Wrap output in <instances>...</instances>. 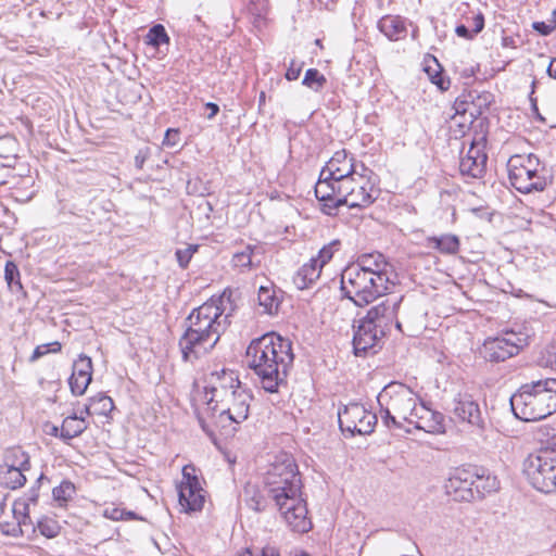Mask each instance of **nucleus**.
<instances>
[{
    "mask_svg": "<svg viewBox=\"0 0 556 556\" xmlns=\"http://www.w3.org/2000/svg\"><path fill=\"white\" fill-rule=\"evenodd\" d=\"M245 503L248 507L253 509L254 511H262L265 507L264 500L262 495H260L257 492H254L252 496L248 497L245 500Z\"/></svg>",
    "mask_w": 556,
    "mask_h": 556,
    "instance_id": "de8ad7c7",
    "label": "nucleus"
},
{
    "mask_svg": "<svg viewBox=\"0 0 556 556\" xmlns=\"http://www.w3.org/2000/svg\"><path fill=\"white\" fill-rule=\"evenodd\" d=\"M266 101V94L264 91H261L258 97V106L262 108L265 104Z\"/></svg>",
    "mask_w": 556,
    "mask_h": 556,
    "instance_id": "0e129e2a",
    "label": "nucleus"
},
{
    "mask_svg": "<svg viewBox=\"0 0 556 556\" xmlns=\"http://www.w3.org/2000/svg\"><path fill=\"white\" fill-rule=\"evenodd\" d=\"M453 414L462 422L472 428V433L481 440L486 439L489 426L482 416L479 404L470 395H463L454 400Z\"/></svg>",
    "mask_w": 556,
    "mask_h": 556,
    "instance_id": "dca6fc26",
    "label": "nucleus"
},
{
    "mask_svg": "<svg viewBox=\"0 0 556 556\" xmlns=\"http://www.w3.org/2000/svg\"><path fill=\"white\" fill-rule=\"evenodd\" d=\"M408 424L427 433L441 434L445 432L443 414L429 408L424 403L417 405Z\"/></svg>",
    "mask_w": 556,
    "mask_h": 556,
    "instance_id": "6ab92c4d",
    "label": "nucleus"
},
{
    "mask_svg": "<svg viewBox=\"0 0 556 556\" xmlns=\"http://www.w3.org/2000/svg\"><path fill=\"white\" fill-rule=\"evenodd\" d=\"M351 176H358L362 179H366V184L359 186L357 191L352 189L348 197L338 199L336 205H348L349 208H362L363 206L374 203L379 193V189L376 188L378 184L377 175L364 163H355V170ZM352 179L354 180V178Z\"/></svg>",
    "mask_w": 556,
    "mask_h": 556,
    "instance_id": "ddd939ff",
    "label": "nucleus"
},
{
    "mask_svg": "<svg viewBox=\"0 0 556 556\" xmlns=\"http://www.w3.org/2000/svg\"><path fill=\"white\" fill-rule=\"evenodd\" d=\"M552 446H546L528 455L523 460V473L530 484L540 492H556V434Z\"/></svg>",
    "mask_w": 556,
    "mask_h": 556,
    "instance_id": "0eeeda50",
    "label": "nucleus"
},
{
    "mask_svg": "<svg viewBox=\"0 0 556 556\" xmlns=\"http://www.w3.org/2000/svg\"><path fill=\"white\" fill-rule=\"evenodd\" d=\"M124 514L125 509L118 507L106 508L104 510V516L115 521L124 520Z\"/></svg>",
    "mask_w": 556,
    "mask_h": 556,
    "instance_id": "603ef678",
    "label": "nucleus"
},
{
    "mask_svg": "<svg viewBox=\"0 0 556 556\" xmlns=\"http://www.w3.org/2000/svg\"><path fill=\"white\" fill-rule=\"evenodd\" d=\"M529 337L525 332L504 330L496 337H489L479 349L480 355L490 363L505 362L516 356L529 344Z\"/></svg>",
    "mask_w": 556,
    "mask_h": 556,
    "instance_id": "9d476101",
    "label": "nucleus"
},
{
    "mask_svg": "<svg viewBox=\"0 0 556 556\" xmlns=\"http://www.w3.org/2000/svg\"><path fill=\"white\" fill-rule=\"evenodd\" d=\"M324 212L327 213L328 215H332L331 211H324Z\"/></svg>",
    "mask_w": 556,
    "mask_h": 556,
    "instance_id": "338daca9",
    "label": "nucleus"
},
{
    "mask_svg": "<svg viewBox=\"0 0 556 556\" xmlns=\"http://www.w3.org/2000/svg\"><path fill=\"white\" fill-rule=\"evenodd\" d=\"M486 164V154L481 151L479 146L472 143L465 156L460 159L459 169L462 174L471 177H480Z\"/></svg>",
    "mask_w": 556,
    "mask_h": 556,
    "instance_id": "5701e85b",
    "label": "nucleus"
},
{
    "mask_svg": "<svg viewBox=\"0 0 556 556\" xmlns=\"http://www.w3.org/2000/svg\"><path fill=\"white\" fill-rule=\"evenodd\" d=\"M455 31L459 37L466 39H471L475 36V34H472V30H469V28L465 25H458Z\"/></svg>",
    "mask_w": 556,
    "mask_h": 556,
    "instance_id": "4d7b16f0",
    "label": "nucleus"
},
{
    "mask_svg": "<svg viewBox=\"0 0 556 556\" xmlns=\"http://www.w3.org/2000/svg\"><path fill=\"white\" fill-rule=\"evenodd\" d=\"M224 298H211L188 316V326L179 339L185 362L194 363L210 353L226 330L228 315H224Z\"/></svg>",
    "mask_w": 556,
    "mask_h": 556,
    "instance_id": "f257e3e1",
    "label": "nucleus"
},
{
    "mask_svg": "<svg viewBox=\"0 0 556 556\" xmlns=\"http://www.w3.org/2000/svg\"><path fill=\"white\" fill-rule=\"evenodd\" d=\"M89 402L96 415L106 416L114 408L113 400L104 393H98L90 397Z\"/></svg>",
    "mask_w": 556,
    "mask_h": 556,
    "instance_id": "c9c22d12",
    "label": "nucleus"
},
{
    "mask_svg": "<svg viewBox=\"0 0 556 556\" xmlns=\"http://www.w3.org/2000/svg\"><path fill=\"white\" fill-rule=\"evenodd\" d=\"M402 298H388L370 307L367 314L358 320L353 337V348L356 356L367 353L379 345L380 341L395 327L400 332L402 323L397 312Z\"/></svg>",
    "mask_w": 556,
    "mask_h": 556,
    "instance_id": "7ed1b4c3",
    "label": "nucleus"
},
{
    "mask_svg": "<svg viewBox=\"0 0 556 556\" xmlns=\"http://www.w3.org/2000/svg\"><path fill=\"white\" fill-rule=\"evenodd\" d=\"M244 362L258 378L262 388L275 393L293 363L291 342L275 332L266 333L251 341Z\"/></svg>",
    "mask_w": 556,
    "mask_h": 556,
    "instance_id": "f03ea898",
    "label": "nucleus"
},
{
    "mask_svg": "<svg viewBox=\"0 0 556 556\" xmlns=\"http://www.w3.org/2000/svg\"><path fill=\"white\" fill-rule=\"evenodd\" d=\"M61 349L62 345L59 341H53L51 343L38 345L30 355L29 362L34 363L48 353H59Z\"/></svg>",
    "mask_w": 556,
    "mask_h": 556,
    "instance_id": "79ce46f5",
    "label": "nucleus"
},
{
    "mask_svg": "<svg viewBox=\"0 0 556 556\" xmlns=\"http://www.w3.org/2000/svg\"><path fill=\"white\" fill-rule=\"evenodd\" d=\"M514 415L523 421H536L556 412V379L522 384L510 397Z\"/></svg>",
    "mask_w": 556,
    "mask_h": 556,
    "instance_id": "20e7f679",
    "label": "nucleus"
},
{
    "mask_svg": "<svg viewBox=\"0 0 556 556\" xmlns=\"http://www.w3.org/2000/svg\"><path fill=\"white\" fill-rule=\"evenodd\" d=\"M178 137V131L175 129H167L165 134V138L163 140L164 146H175L176 139Z\"/></svg>",
    "mask_w": 556,
    "mask_h": 556,
    "instance_id": "5fc2aeb1",
    "label": "nucleus"
},
{
    "mask_svg": "<svg viewBox=\"0 0 556 556\" xmlns=\"http://www.w3.org/2000/svg\"><path fill=\"white\" fill-rule=\"evenodd\" d=\"M338 420L343 433L351 435L369 434L374 431L377 416L367 410L362 404L351 403L338 410Z\"/></svg>",
    "mask_w": 556,
    "mask_h": 556,
    "instance_id": "4468645a",
    "label": "nucleus"
},
{
    "mask_svg": "<svg viewBox=\"0 0 556 556\" xmlns=\"http://www.w3.org/2000/svg\"><path fill=\"white\" fill-rule=\"evenodd\" d=\"M336 187L333 182L317 181L315 186V194L319 201L326 202L323 208H338L336 202L341 197L334 198ZM344 195L343 198H345Z\"/></svg>",
    "mask_w": 556,
    "mask_h": 556,
    "instance_id": "f704fd0d",
    "label": "nucleus"
},
{
    "mask_svg": "<svg viewBox=\"0 0 556 556\" xmlns=\"http://www.w3.org/2000/svg\"><path fill=\"white\" fill-rule=\"evenodd\" d=\"M553 15L555 16L556 20V9L553 11Z\"/></svg>",
    "mask_w": 556,
    "mask_h": 556,
    "instance_id": "774afa93",
    "label": "nucleus"
},
{
    "mask_svg": "<svg viewBox=\"0 0 556 556\" xmlns=\"http://www.w3.org/2000/svg\"><path fill=\"white\" fill-rule=\"evenodd\" d=\"M378 27L380 31L390 40H400L407 34L405 22L400 16H383L379 21Z\"/></svg>",
    "mask_w": 556,
    "mask_h": 556,
    "instance_id": "bb28decb",
    "label": "nucleus"
},
{
    "mask_svg": "<svg viewBox=\"0 0 556 556\" xmlns=\"http://www.w3.org/2000/svg\"><path fill=\"white\" fill-rule=\"evenodd\" d=\"M484 27V17L481 13L477 14L472 18V34L477 35L479 34Z\"/></svg>",
    "mask_w": 556,
    "mask_h": 556,
    "instance_id": "864d4df0",
    "label": "nucleus"
},
{
    "mask_svg": "<svg viewBox=\"0 0 556 556\" xmlns=\"http://www.w3.org/2000/svg\"><path fill=\"white\" fill-rule=\"evenodd\" d=\"M532 27L541 35L547 36L556 28V20H554L549 24H546L544 22H534Z\"/></svg>",
    "mask_w": 556,
    "mask_h": 556,
    "instance_id": "8fccbe9b",
    "label": "nucleus"
},
{
    "mask_svg": "<svg viewBox=\"0 0 556 556\" xmlns=\"http://www.w3.org/2000/svg\"><path fill=\"white\" fill-rule=\"evenodd\" d=\"M273 500L292 531L305 533L312 529L311 519L307 517L306 501L302 497V490L276 495Z\"/></svg>",
    "mask_w": 556,
    "mask_h": 556,
    "instance_id": "f8f14e48",
    "label": "nucleus"
},
{
    "mask_svg": "<svg viewBox=\"0 0 556 556\" xmlns=\"http://www.w3.org/2000/svg\"><path fill=\"white\" fill-rule=\"evenodd\" d=\"M473 482L475 501L482 500L486 493L495 492L500 488L497 478L488 473L483 468L476 467Z\"/></svg>",
    "mask_w": 556,
    "mask_h": 556,
    "instance_id": "a878e982",
    "label": "nucleus"
},
{
    "mask_svg": "<svg viewBox=\"0 0 556 556\" xmlns=\"http://www.w3.org/2000/svg\"><path fill=\"white\" fill-rule=\"evenodd\" d=\"M380 415L386 427L403 428V421L412 418L418 397L414 391L401 382H391L378 394Z\"/></svg>",
    "mask_w": 556,
    "mask_h": 556,
    "instance_id": "39448f33",
    "label": "nucleus"
},
{
    "mask_svg": "<svg viewBox=\"0 0 556 556\" xmlns=\"http://www.w3.org/2000/svg\"><path fill=\"white\" fill-rule=\"evenodd\" d=\"M350 266L362 268L363 271H370L371 274L381 275L382 277H389L388 267L390 266L386 261V257L378 252L363 254L358 256L356 263Z\"/></svg>",
    "mask_w": 556,
    "mask_h": 556,
    "instance_id": "b1692460",
    "label": "nucleus"
},
{
    "mask_svg": "<svg viewBox=\"0 0 556 556\" xmlns=\"http://www.w3.org/2000/svg\"><path fill=\"white\" fill-rule=\"evenodd\" d=\"M26 470L0 466V485L16 490L26 483Z\"/></svg>",
    "mask_w": 556,
    "mask_h": 556,
    "instance_id": "72a5a7b5",
    "label": "nucleus"
},
{
    "mask_svg": "<svg viewBox=\"0 0 556 556\" xmlns=\"http://www.w3.org/2000/svg\"><path fill=\"white\" fill-rule=\"evenodd\" d=\"M475 476L476 467L473 466L455 468L445 483L446 492L456 501H475Z\"/></svg>",
    "mask_w": 556,
    "mask_h": 556,
    "instance_id": "a211bd4d",
    "label": "nucleus"
},
{
    "mask_svg": "<svg viewBox=\"0 0 556 556\" xmlns=\"http://www.w3.org/2000/svg\"><path fill=\"white\" fill-rule=\"evenodd\" d=\"M540 161L534 154L513 155L507 162L510 185L522 193L542 191L545 179L539 174Z\"/></svg>",
    "mask_w": 556,
    "mask_h": 556,
    "instance_id": "6e6552de",
    "label": "nucleus"
},
{
    "mask_svg": "<svg viewBox=\"0 0 556 556\" xmlns=\"http://www.w3.org/2000/svg\"><path fill=\"white\" fill-rule=\"evenodd\" d=\"M428 245L443 254H456L459 251V239L455 235H442L427 238Z\"/></svg>",
    "mask_w": 556,
    "mask_h": 556,
    "instance_id": "473e14b6",
    "label": "nucleus"
},
{
    "mask_svg": "<svg viewBox=\"0 0 556 556\" xmlns=\"http://www.w3.org/2000/svg\"><path fill=\"white\" fill-rule=\"evenodd\" d=\"M179 505L186 513L200 511L205 503V491L202 489L197 469L189 464L182 467V480L178 485Z\"/></svg>",
    "mask_w": 556,
    "mask_h": 556,
    "instance_id": "2eb2a0df",
    "label": "nucleus"
},
{
    "mask_svg": "<svg viewBox=\"0 0 556 556\" xmlns=\"http://www.w3.org/2000/svg\"><path fill=\"white\" fill-rule=\"evenodd\" d=\"M265 483L271 498L289 491L302 490V480L294 458L288 454L277 456L265 475Z\"/></svg>",
    "mask_w": 556,
    "mask_h": 556,
    "instance_id": "1a4fd4ad",
    "label": "nucleus"
},
{
    "mask_svg": "<svg viewBox=\"0 0 556 556\" xmlns=\"http://www.w3.org/2000/svg\"><path fill=\"white\" fill-rule=\"evenodd\" d=\"M46 477L43 473H41L37 479L36 482L33 484V486L28 490V492L16 500L13 504V514L14 517L17 519V526L12 529V531L4 530L7 534L17 535L24 534L28 531L30 528L33 531L36 530L34 527V522L30 518V506L36 505L38 497H39V488L42 480H45Z\"/></svg>",
    "mask_w": 556,
    "mask_h": 556,
    "instance_id": "f3484780",
    "label": "nucleus"
},
{
    "mask_svg": "<svg viewBox=\"0 0 556 556\" xmlns=\"http://www.w3.org/2000/svg\"><path fill=\"white\" fill-rule=\"evenodd\" d=\"M0 466H5L10 468H16L29 471L30 469V458L29 455L23 451L21 447L15 446L8 448L3 456V464Z\"/></svg>",
    "mask_w": 556,
    "mask_h": 556,
    "instance_id": "7c9ffc66",
    "label": "nucleus"
},
{
    "mask_svg": "<svg viewBox=\"0 0 556 556\" xmlns=\"http://www.w3.org/2000/svg\"><path fill=\"white\" fill-rule=\"evenodd\" d=\"M251 393L242 386L214 401L212 409L216 412L217 424L223 428L232 424L239 425L248 419L250 413Z\"/></svg>",
    "mask_w": 556,
    "mask_h": 556,
    "instance_id": "9b49d317",
    "label": "nucleus"
},
{
    "mask_svg": "<svg viewBox=\"0 0 556 556\" xmlns=\"http://www.w3.org/2000/svg\"><path fill=\"white\" fill-rule=\"evenodd\" d=\"M60 431H61V428H59L58 426H55L53 424L47 422L45 425V432L49 435L60 438Z\"/></svg>",
    "mask_w": 556,
    "mask_h": 556,
    "instance_id": "13d9d810",
    "label": "nucleus"
},
{
    "mask_svg": "<svg viewBox=\"0 0 556 556\" xmlns=\"http://www.w3.org/2000/svg\"><path fill=\"white\" fill-rule=\"evenodd\" d=\"M141 520L142 518L138 517L135 511L125 510L124 520Z\"/></svg>",
    "mask_w": 556,
    "mask_h": 556,
    "instance_id": "e2e57ef3",
    "label": "nucleus"
},
{
    "mask_svg": "<svg viewBox=\"0 0 556 556\" xmlns=\"http://www.w3.org/2000/svg\"><path fill=\"white\" fill-rule=\"evenodd\" d=\"M169 37L162 24L152 26L147 35V43L159 48L163 43H168Z\"/></svg>",
    "mask_w": 556,
    "mask_h": 556,
    "instance_id": "4c0bfd02",
    "label": "nucleus"
},
{
    "mask_svg": "<svg viewBox=\"0 0 556 556\" xmlns=\"http://www.w3.org/2000/svg\"><path fill=\"white\" fill-rule=\"evenodd\" d=\"M149 156H150V148L146 147L143 149H140L135 156L136 167L141 169L144 165V162L149 159Z\"/></svg>",
    "mask_w": 556,
    "mask_h": 556,
    "instance_id": "3c124183",
    "label": "nucleus"
},
{
    "mask_svg": "<svg viewBox=\"0 0 556 556\" xmlns=\"http://www.w3.org/2000/svg\"><path fill=\"white\" fill-rule=\"evenodd\" d=\"M75 494V485L71 481H63L60 485L53 488L52 495L58 502H67Z\"/></svg>",
    "mask_w": 556,
    "mask_h": 556,
    "instance_id": "ea45409f",
    "label": "nucleus"
},
{
    "mask_svg": "<svg viewBox=\"0 0 556 556\" xmlns=\"http://www.w3.org/2000/svg\"><path fill=\"white\" fill-rule=\"evenodd\" d=\"M239 556H279V555L273 548H264V549H262L261 554H257V555H253L250 549H247Z\"/></svg>",
    "mask_w": 556,
    "mask_h": 556,
    "instance_id": "6e6d98bb",
    "label": "nucleus"
},
{
    "mask_svg": "<svg viewBox=\"0 0 556 556\" xmlns=\"http://www.w3.org/2000/svg\"><path fill=\"white\" fill-rule=\"evenodd\" d=\"M85 413L86 415H92L93 414V407L90 406V403L84 407V410L81 414Z\"/></svg>",
    "mask_w": 556,
    "mask_h": 556,
    "instance_id": "69168bd1",
    "label": "nucleus"
},
{
    "mask_svg": "<svg viewBox=\"0 0 556 556\" xmlns=\"http://www.w3.org/2000/svg\"><path fill=\"white\" fill-rule=\"evenodd\" d=\"M539 362L544 367L556 369V341L545 346L541 353Z\"/></svg>",
    "mask_w": 556,
    "mask_h": 556,
    "instance_id": "37998d69",
    "label": "nucleus"
},
{
    "mask_svg": "<svg viewBox=\"0 0 556 556\" xmlns=\"http://www.w3.org/2000/svg\"><path fill=\"white\" fill-rule=\"evenodd\" d=\"M261 248L248 244L232 255L231 264L241 271L250 270L261 264Z\"/></svg>",
    "mask_w": 556,
    "mask_h": 556,
    "instance_id": "393cba45",
    "label": "nucleus"
},
{
    "mask_svg": "<svg viewBox=\"0 0 556 556\" xmlns=\"http://www.w3.org/2000/svg\"><path fill=\"white\" fill-rule=\"evenodd\" d=\"M199 245L197 244H188L184 249L176 250V258L181 268H186L188 264L190 263V260L192 258L193 254L198 251Z\"/></svg>",
    "mask_w": 556,
    "mask_h": 556,
    "instance_id": "c03bdc74",
    "label": "nucleus"
},
{
    "mask_svg": "<svg viewBox=\"0 0 556 556\" xmlns=\"http://www.w3.org/2000/svg\"><path fill=\"white\" fill-rule=\"evenodd\" d=\"M302 66L303 62L296 63L294 60H292L286 72V78L290 81L296 80L302 72Z\"/></svg>",
    "mask_w": 556,
    "mask_h": 556,
    "instance_id": "09e8293b",
    "label": "nucleus"
},
{
    "mask_svg": "<svg viewBox=\"0 0 556 556\" xmlns=\"http://www.w3.org/2000/svg\"><path fill=\"white\" fill-rule=\"evenodd\" d=\"M390 278L371 274L355 266H348L341 275V289L357 306H364L384 295Z\"/></svg>",
    "mask_w": 556,
    "mask_h": 556,
    "instance_id": "423d86ee",
    "label": "nucleus"
},
{
    "mask_svg": "<svg viewBox=\"0 0 556 556\" xmlns=\"http://www.w3.org/2000/svg\"><path fill=\"white\" fill-rule=\"evenodd\" d=\"M38 531L46 538H55L60 532L59 523L49 517H42L37 520Z\"/></svg>",
    "mask_w": 556,
    "mask_h": 556,
    "instance_id": "58836bf2",
    "label": "nucleus"
},
{
    "mask_svg": "<svg viewBox=\"0 0 556 556\" xmlns=\"http://www.w3.org/2000/svg\"><path fill=\"white\" fill-rule=\"evenodd\" d=\"M205 109L210 111V113L206 115L208 119H213L216 114L219 112V106L216 103L207 102L205 104Z\"/></svg>",
    "mask_w": 556,
    "mask_h": 556,
    "instance_id": "bf43d9fd",
    "label": "nucleus"
},
{
    "mask_svg": "<svg viewBox=\"0 0 556 556\" xmlns=\"http://www.w3.org/2000/svg\"><path fill=\"white\" fill-rule=\"evenodd\" d=\"M431 80L442 90L447 88L446 86H444V80L441 77H438V75L431 76Z\"/></svg>",
    "mask_w": 556,
    "mask_h": 556,
    "instance_id": "680f3d73",
    "label": "nucleus"
},
{
    "mask_svg": "<svg viewBox=\"0 0 556 556\" xmlns=\"http://www.w3.org/2000/svg\"><path fill=\"white\" fill-rule=\"evenodd\" d=\"M4 278L10 288L16 286L18 289H22V285L20 282V271L14 263L7 262L4 267Z\"/></svg>",
    "mask_w": 556,
    "mask_h": 556,
    "instance_id": "a18cd8bd",
    "label": "nucleus"
},
{
    "mask_svg": "<svg viewBox=\"0 0 556 556\" xmlns=\"http://www.w3.org/2000/svg\"><path fill=\"white\" fill-rule=\"evenodd\" d=\"M318 181L336 184L343 181V179L342 174H339L333 168H330V165L327 163L326 166L320 170Z\"/></svg>",
    "mask_w": 556,
    "mask_h": 556,
    "instance_id": "49530a36",
    "label": "nucleus"
},
{
    "mask_svg": "<svg viewBox=\"0 0 556 556\" xmlns=\"http://www.w3.org/2000/svg\"><path fill=\"white\" fill-rule=\"evenodd\" d=\"M88 428L83 415L77 416L73 414L67 416L61 426L60 439L67 442L76 437H79Z\"/></svg>",
    "mask_w": 556,
    "mask_h": 556,
    "instance_id": "c85d7f7f",
    "label": "nucleus"
},
{
    "mask_svg": "<svg viewBox=\"0 0 556 556\" xmlns=\"http://www.w3.org/2000/svg\"><path fill=\"white\" fill-rule=\"evenodd\" d=\"M492 101L493 94L491 92L470 90L462 96L459 102H456V112L463 114L469 112L470 116H476L481 114L484 109H488Z\"/></svg>",
    "mask_w": 556,
    "mask_h": 556,
    "instance_id": "412c9836",
    "label": "nucleus"
},
{
    "mask_svg": "<svg viewBox=\"0 0 556 556\" xmlns=\"http://www.w3.org/2000/svg\"><path fill=\"white\" fill-rule=\"evenodd\" d=\"M330 168L337 173L342 174V179L350 177L355 170V162L353 157H349L346 150H339L334 152L332 157L328 161Z\"/></svg>",
    "mask_w": 556,
    "mask_h": 556,
    "instance_id": "2f4dec72",
    "label": "nucleus"
},
{
    "mask_svg": "<svg viewBox=\"0 0 556 556\" xmlns=\"http://www.w3.org/2000/svg\"><path fill=\"white\" fill-rule=\"evenodd\" d=\"M547 73L551 77L556 79V58L551 61V63L547 67Z\"/></svg>",
    "mask_w": 556,
    "mask_h": 556,
    "instance_id": "052dcab7",
    "label": "nucleus"
},
{
    "mask_svg": "<svg viewBox=\"0 0 556 556\" xmlns=\"http://www.w3.org/2000/svg\"><path fill=\"white\" fill-rule=\"evenodd\" d=\"M92 380V362L87 355H79L73 364L72 375L68 379L71 392L75 396L85 394Z\"/></svg>",
    "mask_w": 556,
    "mask_h": 556,
    "instance_id": "aec40b11",
    "label": "nucleus"
},
{
    "mask_svg": "<svg viewBox=\"0 0 556 556\" xmlns=\"http://www.w3.org/2000/svg\"><path fill=\"white\" fill-rule=\"evenodd\" d=\"M321 269L318 267V263L309 260L301 266L293 276V283L299 290H304L311 287L320 276Z\"/></svg>",
    "mask_w": 556,
    "mask_h": 556,
    "instance_id": "cd10ccee",
    "label": "nucleus"
},
{
    "mask_svg": "<svg viewBox=\"0 0 556 556\" xmlns=\"http://www.w3.org/2000/svg\"><path fill=\"white\" fill-rule=\"evenodd\" d=\"M258 305L263 307L265 314H276L280 304V300L273 285L261 286L257 293Z\"/></svg>",
    "mask_w": 556,
    "mask_h": 556,
    "instance_id": "c756f323",
    "label": "nucleus"
},
{
    "mask_svg": "<svg viewBox=\"0 0 556 556\" xmlns=\"http://www.w3.org/2000/svg\"><path fill=\"white\" fill-rule=\"evenodd\" d=\"M326 83V77L316 68H308L302 80L304 86L316 92L320 91L325 87Z\"/></svg>",
    "mask_w": 556,
    "mask_h": 556,
    "instance_id": "e433bc0d",
    "label": "nucleus"
},
{
    "mask_svg": "<svg viewBox=\"0 0 556 556\" xmlns=\"http://www.w3.org/2000/svg\"><path fill=\"white\" fill-rule=\"evenodd\" d=\"M237 386L242 384L233 371L223 369L220 372L212 374V383L210 387L212 396L208 399V405L222 396H225L227 393L237 390Z\"/></svg>",
    "mask_w": 556,
    "mask_h": 556,
    "instance_id": "4be33fe9",
    "label": "nucleus"
},
{
    "mask_svg": "<svg viewBox=\"0 0 556 556\" xmlns=\"http://www.w3.org/2000/svg\"><path fill=\"white\" fill-rule=\"evenodd\" d=\"M340 242L338 240H333L329 244L323 247L318 255L316 257H312V261L318 263V267L321 269L324 265H326L333 256L334 250L338 248Z\"/></svg>",
    "mask_w": 556,
    "mask_h": 556,
    "instance_id": "a19ab883",
    "label": "nucleus"
}]
</instances>
